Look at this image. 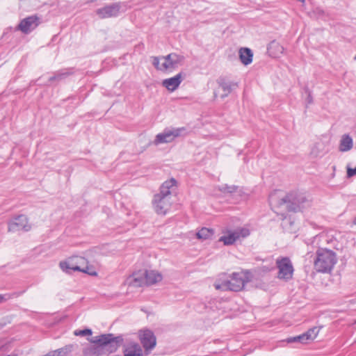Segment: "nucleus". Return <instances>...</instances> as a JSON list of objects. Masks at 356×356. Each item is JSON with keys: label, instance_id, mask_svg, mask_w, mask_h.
Listing matches in <instances>:
<instances>
[{"label": "nucleus", "instance_id": "nucleus-7", "mask_svg": "<svg viewBox=\"0 0 356 356\" xmlns=\"http://www.w3.org/2000/svg\"><path fill=\"white\" fill-rule=\"evenodd\" d=\"M86 260L84 257L74 256L69 257L65 261H62L59 264L61 270L68 274L74 271L81 270V266L86 264Z\"/></svg>", "mask_w": 356, "mask_h": 356}, {"label": "nucleus", "instance_id": "nucleus-17", "mask_svg": "<svg viewBox=\"0 0 356 356\" xmlns=\"http://www.w3.org/2000/svg\"><path fill=\"white\" fill-rule=\"evenodd\" d=\"M124 356H144L141 346L136 342L129 343L124 350Z\"/></svg>", "mask_w": 356, "mask_h": 356}, {"label": "nucleus", "instance_id": "nucleus-27", "mask_svg": "<svg viewBox=\"0 0 356 356\" xmlns=\"http://www.w3.org/2000/svg\"><path fill=\"white\" fill-rule=\"evenodd\" d=\"M152 58H153L152 64L155 67L156 69H157L158 70H161V71L166 70V68H164L163 63L160 64V60H163L161 58V57L154 56V57H152Z\"/></svg>", "mask_w": 356, "mask_h": 356}, {"label": "nucleus", "instance_id": "nucleus-31", "mask_svg": "<svg viewBox=\"0 0 356 356\" xmlns=\"http://www.w3.org/2000/svg\"><path fill=\"white\" fill-rule=\"evenodd\" d=\"M92 333V330L90 329H84V330H75L74 331V335H76V336H81V337L91 335Z\"/></svg>", "mask_w": 356, "mask_h": 356}, {"label": "nucleus", "instance_id": "nucleus-22", "mask_svg": "<svg viewBox=\"0 0 356 356\" xmlns=\"http://www.w3.org/2000/svg\"><path fill=\"white\" fill-rule=\"evenodd\" d=\"M353 145L352 138L348 134H344L340 140L339 149L341 152H347L352 149Z\"/></svg>", "mask_w": 356, "mask_h": 356}, {"label": "nucleus", "instance_id": "nucleus-33", "mask_svg": "<svg viewBox=\"0 0 356 356\" xmlns=\"http://www.w3.org/2000/svg\"><path fill=\"white\" fill-rule=\"evenodd\" d=\"M79 272H83L92 276L97 275L96 271L90 268L88 266H86V268H81V270H80Z\"/></svg>", "mask_w": 356, "mask_h": 356}, {"label": "nucleus", "instance_id": "nucleus-28", "mask_svg": "<svg viewBox=\"0 0 356 356\" xmlns=\"http://www.w3.org/2000/svg\"><path fill=\"white\" fill-rule=\"evenodd\" d=\"M287 342L288 343L300 342L302 344L307 343V341L305 339L303 334L296 336V337H290V338L287 339Z\"/></svg>", "mask_w": 356, "mask_h": 356}, {"label": "nucleus", "instance_id": "nucleus-3", "mask_svg": "<svg viewBox=\"0 0 356 356\" xmlns=\"http://www.w3.org/2000/svg\"><path fill=\"white\" fill-rule=\"evenodd\" d=\"M176 183L173 178L165 181L161 186L159 193L154 195L152 204L157 214L164 216L170 211L172 205L171 189L175 186Z\"/></svg>", "mask_w": 356, "mask_h": 356}, {"label": "nucleus", "instance_id": "nucleus-6", "mask_svg": "<svg viewBox=\"0 0 356 356\" xmlns=\"http://www.w3.org/2000/svg\"><path fill=\"white\" fill-rule=\"evenodd\" d=\"M276 266L278 269L277 278L285 282L292 279L293 266L289 257H280L276 260Z\"/></svg>", "mask_w": 356, "mask_h": 356}, {"label": "nucleus", "instance_id": "nucleus-23", "mask_svg": "<svg viewBox=\"0 0 356 356\" xmlns=\"http://www.w3.org/2000/svg\"><path fill=\"white\" fill-rule=\"evenodd\" d=\"M213 234V229L202 227L196 233V236L198 239L207 240L211 238Z\"/></svg>", "mask_w": 356, "mask_h": 356}, {"label": "nucleus", "instance_id": "nucleus-24", "mask_svg": "<svg viewBox=\"0 0 356 356\" xmlns=\"http://www.w3.org/2000/svg\"><path fill=\"white\" fill-rule=\"evenodd\" d=\"M319 331H320V328L314 327L309 329L306 332L303 333L307 343L309 341L314 340L317 337Z\"/></svg>", "mask_w": 356, "mask_h": 356}, {"label": "nucleus", "instance_id": "nucleus-34", "mask_svg": "<svg viewBox=\"0 0 356 356\" xmlns=\"http://www.w3.org/2000/svg\"><path fill=\"white\" fill-rule=\"evenodd\" d=\"M356 175V167L355 168H347V177H352Z\"/></svg>", "mask_w": 356, "mask_h": 356}, {"label": "nucleus", "instance_id": "nucleus-18", "mask_svg": "<svg viewBox=\"0 0 356 356\" xmlns=\"http://www.w3.org/2000/svg\"><path fill=\"white\" fill-rule=\"evenodd\" d=\"M74 74L73 68H65L54 72V75L48 79L49 82H60L66 79L69 76Z\"/></svg>", "mask_w": 356, "mask_h": 356}, {"label": "nucleus", "instance_id": "nucleus-16", "mask_svg": "<svg viewBox=\"0 0 356 356\" xmlns=\"http://www.w3.org/2000/svg\"><path fill=\"white\" fill-rule=\"evenodd\" d=\"M183 80L182 73L180 72L174 77L165 79L163 80L162 85L170 91L175 90L180 85Z\"/></svg>", "mask_w": 356, "mask_h": 356}, {"label": "nucleus", "instance_id": "nucleus-20", "mask_svg": "<svg viewBox=\"0 0 356 356\" xmlns=\"http://www.w3.org/2000/svg\"><path fill=\"white\" fill-rule=\"evenodd\" d=\"M239 58L241 62L248 65L252 62L253 53L252 50L248 47H241L238 51Z\"/></svg>", "mask_w": 356, "mask_h": 356}, {"label": "nucleus", "instance_id": "nucleus-1", "mask_svg": "<svg viewBox=\"0 0 356 356\" xmlns=\"http://www.w3.org/2000/svg\"><path fill=\"white\" fill-rule=\"evenodd\" d=\"M93 343L84 350L86 356H99L109 354L117 350L123 343L124 336H114L113 334H103L92 337Z\"/></svg>", "mask_w": 356, "mask_h": 356}, {"label": "nucleus", "instance_id": "nucleus-5", "mask_svg": "<svg viewBox=\"0 0 356 356\" xmlns=\"http://www.w3.org/2000/svg\"><path fill=\"white\" fill-rule=\"evenodd\" d=\"M337 261L334 252L326 248H320L316 251V257L314 262V268L320 273H330Z\"/></svg>", "mask_w": 356, "mask_h": 356}, {"label": "nucleus", "instance_id": "nucleus-4", "mask_svg": "<svg viewBox=\"0 0 356 356\" xmlns=\"http://www.w3.org/2000/svg\"><path fill=\"white\" fill-rule=\"evenodd\" d=\"M250 276L249 272L234 273L229 280L221 283L216 282L214 286L218 290L239 291L250 281Z\"/></svg>", "mask_w": 356, "mask_h": 356}, {"label": "nucleus", "instance_id": "nucleus-2", "mask_svg": "<svg viewBox=\"0 0 356 356\" xmlns=\"http://www.w3.org/2000/svg\"><path fill=\"white\" fill-rule=\"evenodd\" d=\"M269 204L272 208L280 207L286 204L289 211L299 212L310 207V201L305 194L298 192H291L284 197H280L277 191L271 193L269 195Z\"/></svg>", "mask_w": 356, "mask_h": 356}, {"label": "nucleus", "instance_id": "nucleus-11", "mask_svg": "<svg viewBox=\"0 0 356 356\" xmlns=\"http://www.w3.org/2000/svg\"><path fill=\"white\" fill-rule=\"evenodd\" d=\"M139 339L146 355H148L156 345V337L153 332L149 330H140Z\"/></svg>", "mask_w": 356, "mask_h": 356}, {"label": "nucleus", "instance_id": "nucleus-25", "mask_svg": "<svg viewBox=\"0 0 356 356\" xmlns=\"http://www.w3.org/2000/svg\"><path fill=\"white\" fill-rule=\"evenodd\" d=\"M25 290L22 291H15L11 293L0 294V303L4 302L8 300L16 298L22 296Z\"/></svg>", "mask_w": 356, "mask_h": 356}, {"label": "nucleus", "instance_id": "nucleus-26", "mask_svg": "<svg viewBox=\"0 0 356 356\" xmlns=\"http://www.w3.org/2000/svg\"><path fill=\"white\" fill-rule=\"evenodd\" d=\"M220 87L222 88L223 93L221 95L222 98H225L232 92V86L234 84L231 83L226 82L225 81H222L219 82Z\"/></svg>", "mask_w": 356, "mask_h": 356}, {"label": "nucleus", "instance_id": "nucleus-32", "mask_svg": "<svg viewBox=\"0 0 356 356\" xmlns=\"http://www.w3.org/2000/svg\"><path fill=\"white\" fill-rule=\"evenodd\" d=\"M305 91L307 94V97L306 98L307 106L309 104H312L313 103V97L311 91L309 90L308 87L305 88Z\"/></svg>", "mask_w": 356, "mask_h": 356}, {"label": "nucleus", "instance_id": "nucleus-29", "mask_svg": "<svg viewBox=\"0 0 356 356\" xmlns=\"http://www.w3.org/2000/svg\"><path fill=\"white\" fill-rule=\"evenodd\" d=\"M236 189H237V186H236L234 185L229 186L227 184L222 185L219 188V190L220 191H222L223 193H232L235 192L236 191Z\"/></svg>", "mask_w": 356, "mask_h": 356}, {"label": "nucleus", "instance_id": "nucleus-19", "mask_svg": "<svg viewBox=\"0 0 356 356\" xmlns=\"http://www.w3.org/2000/svg\"><path fill=\"white\" fill-rule=\"evenodd\" d=\"M145 273V283L147 285H152L162 280V275L155 270H143Z\"/></svg>", "mask_w": 356, "mask_h": 356}, {"label": "nucleus", "instance_id": "nucleus-10", "mask_svg": "<svg viewBox=\"0 0 356 356\" xmlns=\"http://www.w3.org/2000/svg\"><path fill=\"white\" fill-rule=\"evenodd\" d=\"M122 8V3L115 2L108 4L103 8H98L96 10V14L101 19L116 17L120 13Z\"/></svg>", "mask_w": 356, "mask_h": 356}, {"label": "nucleus", "instance_id": "nucleus-14", "mask_svg": "<svg viewBox=\"0 0 356 356\" xmlns=\"http://www.w3.org/2000/svg\"><path fill=\"white\" fill-rule=\"evenodd\" d=\"M145 273L143 270H139L133 273L124 281V284L129 287L138 288L141 287L145 284Z\"/></svg>", "mask_w": 356, "mask_h": 356}, {"label": "nucleus", "instance_id": "nucleus-15", "mask_svg": "<svg viewBox=\"0 0 356 356\" xmlns=\"http://www.w3.org/2000/svg\"><path fill=\"white\" fill-rule=\"evenodd\" d=\"M164 60L163 65L166 70L170 68H175L179 65H182L184 60V56L175 53H171L165 56H162Z\"/></svg>", "mask_w": 356, "mask_h": 356}, {"label": "nucleus", "instance_id": "nucleus-13", "mask_svg": "<svg viewBox=\"0 0 356 356\" xmlns=\"http://www.w3.org/2000/svg\"><path fill=\"white\" fill-rule=\"evenodd\" d=\"M40 23V18L36 15H31L22 19L17 29L23 33L28 34L34 30Z\"/></svg>", "mask_w": 356, "mask_h": 356}, {"label": "nucleus", "instance_id": "nucleus-9", "mask_svg": "<svg viewBox=\"0 0 356 356\" xmlns=\"http://www.w3.org/2000/svg\"><path fill=\"white\" fill-rule=\"evenodd\" d=\"M250 235V231L247 228H238L234 231H228L227 235L222 236L219 241L222 242L225 245L234 244L238 239L245 238Z\"/></svg>", "mask_w": 356, "mask_h": 356}, {"label": "nucleus", "instance_id": "nucleus-8", "mask_svg": "<svg viewBox=\"0 0 356 356\" xmlns=\"http://www.w3.org/2000/svg\"><path fill=\"white\" fill-rule=\"evenodd\" d=\"M184 131V127L165 129L163 132L156 136L154 144L158 145L159 144L170 143L177 137L181 136Z\"/></svg>", "mask_w": 356, "mask_h": 356}, {"label": "nucleus", "instance_id": "nucleus-21", "mask_svg": "<svg viewBox=\"0 0 356 356\" xmlns=\"http://www.w3.org/2000/svg\"><path fill=\"white\" fill-rule=\"evenodd\" d=\"M284 48L279 42L273 40L268 46V51L273 57H278L284 53Z\"/></svg>", "mask_w": 356, "mask_h": 356}, {"label": "nucleus", "instance_id": "nucleus-35", "mask_svg": "<svg viewBox=\"0 0 356 356\" xmlns=\"http://www.w3.org/2000/svg\"><path fill=\"white\" fill-rule=\"evenodd\" d=\"M353 222L355 225H356V217L355 218Z\"/></svg>", "mask_w": 356, "mask_h": 356}, {"label": "nucleus", "instance_id": "nucleus-12", "mask_svg": "<svg viewBox=\"0 0 356 356\" xmlns=\"http://www.w3.org/2000/svg\"><path fill=\"white\" fill-rule=\"evenodd\" d=\"M31 225L28 222V218L24 215H19L13 218L8 223V231L16 232L19 231L27 232L30 230Z\"/></svg>", "mask_w": 356, "mask_h": 356}, {"label": "nucleus", "instance_id": "nucleus-30", "mask_svg": "<svg viewBox=\"0 0 356 356\" xmlns=\"http://www.w3.org/2000/svg\"><path fill=\"white\" fill-rule=\"evenodd\" d=\"M68 350L69 349L67 347L59 348L49 354L47 356H65L67 353Z\"/></svg>", "mask_w": 356, "mask_h": 356}]
</instances>
